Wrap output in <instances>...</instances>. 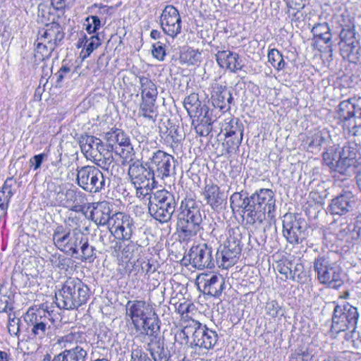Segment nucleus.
Segmentation results:
<instances>
[{"mask_svg":"<svg viewBox=\"0 0 361 361\" xmlns=\"http://www.w3.org/2000/svg\"><path fill=\"white\" fill-rule=\"evenodd\" d=\"M126 316L130 317L136 331L147 336L146 350L154 361H168V350L164 348L160 334L159 319L151 305L143 300H128Z\"/></svg>","mask_w":361,"mask_h":361,"instance_id":"obj_1","label":"nucleus"},{"mask_svg":"<svg viewBox=\"0 0 361 361\" xmlns=\"http://www.w3.org/2000/svg\"><path fill=\"white\" fill-rule=\"evenodd\" d=\"M183 183L184 182L173 183L174 189L178 190V197H183L178 215L177 229L179 238L183 241H189L202 230V214L200 204L185 193Z\"/></svg>","mask_w":361,"mask_h":361,"instance_id":"obj_2","label":"nucleus"},{"mask_svg":"<svg viewBox=\"0 0 361 361\" xmlns=\"http://www.w3.org/2000/svg\"><path fill=\"white\" fill-rule=\"evenodd\" d=\"M90 290L78 278H69L56 293V303L60 309L75 310L85 304L90 297Z\"/></svg>","mask_w":361,"mask_h":361,"instance_id":"obj_3","label":"nucleus"},{"mask_svg":"<svg viewBox=\"0 0 361 361\" xmlns=\"http://www.w3.org/2000/svg\"><path fill=\"white\" fill-rule=\"evenodd\" d=\"M313 269L320 283L332 288H338L343 284L341 268L328 254L319 255L314 258Z\"/></svg>","mask_w":361,"mask_h":361,"instance_id":"obj_4","label":"nucleus"},{"mask_svg":"<svg viewBox=\"0 0 361 361\" xmlns=\"http://www.w3.org/2000/svg\"><path fill=\"white\" fill-rule=\"evenodd\" d=\"M180 335L188 338L191 336V345L201 349L211 350L218 342L216 331L195 319L188 320V324L180 331Z\"/></svg>","mask_w":361,"mask_h":361,"instance_id":"obj_5","label":"nucleus"},{"mask_svg":"<svg viewBox=\"0 0 361 361\" xmlns=\"http://www.w3.org/2000/svg\"><path fill=\"white\" fill-rule=\"evenodd\" d=\"M361 111V97H353L341 102L338 105L339 118L344 121L343 130L349 135L361 134V125H357L353 118Z\"/></svg>","mask_w":361,"mask_h":361,"instance_id":"obj_6","label":"nucleus"},{"mask_svg":"<svg viewBox=\"0 0 361 361\" xmlns=\"http://www.w3.org/2000/svg\"><path fill=\"white\" fill-rule=\"evenodd\" d=\"M359 313L356 307L350 304L336 305L332 317L331 329L335 332L350 330L353 332L357 324Z\"/></svg>","mask_w":361,"mask_h":361,"instance_id":"obj_7","label":"nucleus"},{"mask_svg":"<svg viewBox=\"0 0 361 361\" xmlns=\"http://www.w3.org/2000/svg\"><path fill=\"white\" fill-rule=\"evenodd\" d=\"M243 195L239 192L234 193L231 197V204L238 200L241 201L238 207L243 209V220L247 228L259 229L267 219V214L264 211L258 208L255 204H252L246 198L242 200Z\"/></svg>","mask_w":361,"mask_h":361,"instance_id":"obj_8","label":"nucleus"},{"mask_svg":"<svg viewBox=\"0 0 361 361\" xmlns=\"http://www.w3.org/2000/svg\"><path fill=\"white\" fill-rule=\"evenodd\" d=\"M51 204L53 206H62L75 212H85V198L74 189H68L63 192L61 185L59 190L51 192Z\"/></svg>","mask_w":361,"mask_h":361,"instance_id":"obj_9","label":"nucleus"},{"mask_svg":"<svg viewBox=\"0 0 361 361\" xmlns=\"http://www.w3.org/2000/svg\"><path fill=\"white\" fill-rule=\"evenodd\" d=\"M82 233L78 229L65 230L58 226L53 234L55 245L61 251L74 256L76 252V243H81Z\"/></svg>","mask_w":361,"mask_h":361,"instance_id":"obj_10","label":"nucleus"},{"mask_svg":"<svg viewBox=\"0 0 361 361\" xmlns=\"http://www.w3.org/2000/svg\"><path fill=\"white\" fill-rule=\"evenodd\" d=\"M306 221L293 214H286L283 220V234L292 244L299 243L305 238Z\"/></svg>","mask_w":361,"mask_h":361,"instance_id":"obj_11","label":"nucleus"},{"mask_svg":"<svg viewBox=\"0 0 361 361\" xmlns=\"http://www.w3.org/2000/svg\"><path fill=\"white\" fill-rule=\"evenodd\" d=\"M25 321L32 326L31 334L35 339L42 340L49 335L51 329L50 318L44 311H35L30 309L24 317Z\"/></svg>","mask_w":361,"mask_h":361,"instance_id":"obj_12","label":"nucleus"},{"mask_svg":"<svg viewBox=\"0 0 361 361\" xmlns=\"http://www.w3.org/2000/svg\"><path fill=\"white\" fill-rule=\"evenodd\" d=\"M355 35V28L341 29L338 44L343 59L349 61L358 59L360 46Z\"/></svg>","mask_w":361,"mask_h":361,"instance_id":"obj_13","label":"nucleus"},{"mask_svg":"<svg viewBox=\"0 0 361 361\" xmlns=\"http://www.w3.org/2000/svg\"><path fill=\"white\" fill-rule=\"evenodd\" d=\"M160 23L164 32L172 38L181 32V18L178 9L172 5L166 6L163 10Z\"/></svg>","mask_w":361,"mask_h":361,"instance_id":"obj_14","label":"nucleus"},{"mask_svg":"<svg viewBox=\"0 0 361 361\" xmlns=\"http://www.w3.org/2000/svg\"><path fill=\"white\" fill-rule=\"evenodd\" d=\"M134 225L132 219L123 213L118 212L112 215L109 230L114 238L128 240L133 234Z\"/></svg>","mask_w":361,"mask_h":361,"instance_id":"obj_15","label":"nucleus"},{"mask_svg":"<svg viewBox=\"0 0 361 361\" xmlns=\"http://www.w3.org/2000/svg\"><path fill=\"white\" fill-rule=\"evenodd\" d=\"M151 161L155 176L161 179L169 177L174 169L172 165L173 157L162 150L154 152Z\"/></svg>","mask_w":361,"mask_h":361,"instance_id":"obj_16","label":"nucleus"},{"mask_svg":"<svg viewBox=\"0 0 361 361\" xmlns=\"http://www.w3.org/2000/svg\"><path fill=\"white\" fill-rule=\"evenodd\" d=\"M212 249L206 244L191 247L189 252L190 263L197 269L212 268L214 267Z\"/></svg>","mask_w":361,"mask_h":361,"instance_id":"obj_17","label":"nucleus"},{"mask_svg":"<svg viewBox=\"0 0 361 361\" xmlns=\"http://www.w3.org/2000/svg\"><path fill=\"white\" fill-rule=\"evenodd\" d=\"M252 204H255L261 210L267 214V217L272 219L275 211V199L274 193L271 190L262 189L259 192L251 195L250 197H245Z\"/></svg>","mask_w":361,"mask_h":361,"instance_id":"obj_18","label":"nucleus"},{"mask_svg":"<svg viewBox=\"0 0 361 361\" xmlns=\"http://www.w3.org/2000/svg\"><path fill=\"white\" fill-rule=\"evenodd\" d=\"M111 204L106 201L93 202L86 204L85 212H82L84 214L90 212L91 219L96 224L99 225H105L106 224L110 225Z\"/></svg>","mask_w":361,"mask_h":361,"instance_id":"obj_19","label":"nucleus"},{"mask_svg":"<svg viewBox=\"0 0 361 361\" xmlns=\"http://www.w3.org/2000/svg\"><path fill=\"white\" fill-rule=\"evenodd\" d=\"M198 286H202L204 293L214 297L221 295L224 289V279L219 274H202L197 276Z\"/></svg>","mask_w":361,"mask_h":361,"instance_id":"obj_20","label":"nucleus"},{"mask_svg":"<svg viewBox=\"0 0 361 361\" xmlns=\"http://www.w3.org/2000/svg\"><path fill=\"white\" fill-rule=\"evenodd\" d=\"M37 37L38 39L57 47L64 38L63 29L56 21L46 23L44 27L39 30Z\"/></svg>","mask_w":361,"mask_h":361,"instance_id":"obj_21","label":"nucleus"},{"mask_svg":"<svg viewBox=\"0 0 361 361\" xmlns=\"http://www.w3.org/2000/svg\"><path fill=\"white\" fill-rule=\"evenodd\" d=\"M104 145L99 138L92 135H84L80 140L81 151L87 159L93 162L97 160V158L101 157L100 152Z\"/></svg>","mask_w":361,"mask_h":361,"instance_id":"obj_22","label":"nucleus"},{"mask_svg":"<svg viewBox=\"0 0 361 361\" xmlns=\"http://www.w3.org/2000/svg\"><path fill=\"white\" fill-rule=\"evenodd\" d=\"M211 99L214 107L222 111H227L231 109L233 101L232 94L226 86L214 83L212 85Z\"/></svg>","mask_w":361,"mask_h":361,"instance_id":"obj_23","label":"nucleus"},{"mask_svg":"<svg viewBox=\"0 0 361 361\" xmlns=\"http://www.w3.org/2000/svg\"><path fill=\"white\" fill-rule=\"evenodd\" d=\"M355 206V199L350 192H344L333 199L330 204L332 214L343 215L353 210Z\"/></svg>","mask_w":361,"mask_h":361,"instance_id":"obj_24","label":"nucleus"},{"mask_svg":"<svg viewBox=\"0 0 361 361\" xmlns=\"http://www.w3.org/2000/svg\"><path fill=\"white\" fill-rule=\"evenodd\" d=\"M87 351L80 345H75L69 350H64L51 358L49 354H46L42 361H85Z\"/></svg>","mask_w":361,"mask_h":361,"instance_id":"obj_25","label":"nucleus"},{"mask_svg":"<svg viewBox=\"0 0 361 361\" xmlns=\"http://www.w3.org/2000/svg\"><path fill=\"white\" fill-rule=\"evenodd\" d=\"M215 58L218 65L222 68H226L233 73L242 68L239 55L235 52L230 50L218 51Z\"/></svg>","mask_w":361,"mask_h":361,"instance_id":"obj_26","label":"nucleus"},{"mask_svg":"<svg viewBox=\"0 0 361 361\" xmlns=\"http://www.w3.org/2000/svg\"><path fill=\"white\" fill-rule=\"evenodd\" d=\"M176 204H149V212L152 216H153L156 220L160 222H167L169 221L174 211H175Z\"/></svg>","mask_w":361,"mask_h":361,"instance_id":"obj_27","label":"nucleus"},{"mask_svg":"<svg viewBox=\"0 0 361 361\" xmlns=\"http://www.w3.org/2000/svg\"><path fill=\"white\" fill-rule=\"evenodd\" d=\"M204 195L207 203L214 209L220 207L226 200L224 192L219 190L218 185L213 182H209L204 188Z\"/></svg>","mask_w":361,"mask_h":361,"instance_id":"obj_28","label":"nucleus"},{"mask_svg":"<svg viewBox=\"0 0 361 361\" xmlns=\"http://www.w3.org/2000/svg\"><path fill=\"white\" fill-rule=\"evenodd\" d=\"M128 175L132 180H154L155 173L152 169L147 164L143 165L139 162H135L128 169Z\"/></svg>","mask_w":361,"mask_h":361,"instance_id":"obj_29","label":"nucleus"},{"mask_svg":"<svg viewBox=\"0 0 361 361\" xmlns=\"http://www.w3.org/2000/svg\"><path fill=\"white\" fill-rule=\"evenodd\" d=\"M315 43L318 42V40H322L325 44L327 45V48L329 51H332V34L331 29L326 23H317L311 30Z\"/></svg>","mask_w":361,"mask_h":361,"instance_id":"obj_30","label":"nucleus"},{"mask_svg":"<svg viewBox=\"0 0 361 361\" xmlns=\"http://www.w3.org/2000/svg\"><path fill=\"white\" fill-rule=\"evenodd\" d=\"M104 140L106 142V145L114 150L117 145H118V147L121 146L125 143H128L130 140L127 135L122 130L118 128L111 129L106 133Z\"/></svg>","mask_w":361,"mask_h":361,"instance_id":"obj_31","label":"nucleus"},{"mask_svg":"<svg viewBox=\"0 0 361 361\" xmlns=\"http://www.w3.org/2000/svg\"><path fill=\"white\" fill-rule=\"evenodd\" d=\"M81 238V243H76V252H74V255L82 261H91L94 259L95 249L89 245L88 240L83 233Z\"/></svg>","mask_w":361,"mask_h":361,"instance_id":"obj_32","label":"nucleus"},{"mask_svg":"<svg viewBox=\"0 0 361 361\" xmlns=\"http://www.w3.org/2000/svg\"><path fill=\"white\" fill-rule=\"evenodd\" d=\"M241 252L233 250L229 248L220 247V250L216 253L218 260L221 259V266L227 269L233 265L240 257Z\"/></svg>","mask_w":361,"mask_h":361,"instance_id":"obj_33","label":"nucleus"},{"mask_svg":"<svg viewBox=\"0 0 361 361\" xmlns=\"http://www.w3.org/2000/svg\"><path fill=\"white\" fill-rule=\"evenodd\" d=\"M323 160L324 164L330 169L339 173H343L345 167L336 150L331 148L324 152Z\"/></svg>","mask_w":361,"mask_h":361,"instance_id":"obj_34","label":"nucleus"},{"mask_svg":"<svg viewBox=\"0 0 361 361\" xmlns=\"http://www.w3.org/2000/svg\"><path fill=\"white\" fill-rule=\"evenodd\" d=\"M139 81L141 86L142 99H157L158 91L155 83L148 77L143 75L139 77Z\"/></svg>","mask_w":361,"mask_h":361,"instance_id":"obj_35","label":"nucleus"},{"mask_svg":"<svg viewBox=\"0 0 361 361\" xmlns=\"http://www.w3.org/2000/svg\"><path fill=\"white\" fill-rule=\"evenodd\" d=\"M222 131H225V137L231 135H243L244 127L237 118H229L224 121Z\"/></svg>","mask_w":361,"mask_h":361,"instance_id":"obj_36","label":"nucleus"},{"mask_svg":"<svg viewBox=\"0 0 361 361\" xmlns=\"http://www.w3.org/2000/svg\"><path fill=\"white\" fill-rule=\"evenodd\" d=\"M104 180L103 173L95 166H87L81 168L77 173L76 180Z\"/></svg>","mask_w":361,"mask_h":361,"instance_id":"obj_37","label":"nucleus"},{"mask_svg":"<svg viewBox=\"0 0 361 361\" xmlns=\"http://www.w3.org/2000/svg\"><path fill=\"white\" fill-rule=\"evenodd\" d=\"M357 153V145L354 142H346L341 150L338 152L344 167L349 165V160L356 157Z\"/></svg>","mask_w":361,"mask_h":361,"instance_id":"obj_38","label":"nucleus"},{"mask_svg":"<svg viewBox=\"0 0 361 361\" xmlns=\"http://www.w3.org/2000/svg\"><path fill=\"white\" fill-rule=\"evenodd\" d=\"M56 49V47L42 40H36L35 58L39 61H44L51 56V53Z\"/></svg>","mask_w":361,"mask_h":361,"instance_id":"obj_39","label":"nucleus"},{"mask_svg":"<svg viewBox=\"0 0 361 361\" xmlns=\"http://www.w3.org/2000/svg\"><path fill=\"white\" fill-rule=\"evenodd\" d=\"M156 99H142L140 107V114L149 120H155L157 116V107L155 106Z\"/></svg>","mask_w":361,"mask_h":361,"instance_id":"obj_40","label":"nucleus"},{"mask_svg":"<svg viewBox=\"0 0 361 361\" xmlns=\"http://www.w3.org/2000/svg\"><path fill=\"white\" fill-rule=\"evenodd\" d=\"M209 112L208 106L200 104L195 114H189L193 118L192 125H195L196 123H202L203 125H212V118Z\"/></svg>","mask_w":361,"mask_h":361,"instance_id":"obj_41","label":"nucleus"},{"mask_svg":"<svg viewBox=\"0 0 361 361\" xmlns=\"http://www.w3.org/2000/svg\"><path fill=\"white\" fill-rule=\"evenodd\" d=\"M209 112L208 106L200 104L195 114H189L193 118L192 125H195L196 123H202L203 125H212V118Z\"/></svg>","mask_w":361,"mask_h":361,"instance_id":"obj_42","label":"nucleus"},{"mask_svg":"<svg viewBox=\"0 0 361 361\" xmlns=\"http://www.w3.org/2000/svg\"><path fill=\"white\" fill-rule=\"evenodd\" d=\"M209 112L208 106L200 104L195 114H189L193 118L192 125H195L196 123H202L203 125H212V118Z\"/></svg>","mask_w":361,"mask_h":361,"instance_id":"obj_43","label":"nucleus"},{"mask_svg":"<svg viewBox=\"0 0 361 361\" xmlns=\"http://www.w3.org/2000/svg\"><path fill=\"white\" fill-rule=\"evenodd\" d=\"M113 151H114V149H111L108 145H104L100 152L101 157L97 158L94 163L104 170L108 171L109 166L114 160L112 153Z\"/></svg>","mask_w":361,"mask_h":361,"instance_id":"obj_44","label":"nucleus"},{"mask_svg":"<svg viewBox=\"0 0 361 361\" xmlns=\"http://www.w3.org/2000/svg\"><path fill=\"white\" fill-rule=\"evenodd\" d=\"M175 204L173 196L166 190H157L153 197H150L149 204Z\"/></svg>","mask_w":361,"mask_h":361,"instance_id":"obj_45","label":"nucleus"},{"mask_svg":"<svg viewBox=\"0 0 361 361\" xmlns=\"http://www.w3.org/2000/svg\"><path fill=\"white\" fill-rule=\"evenodd\" d=\"M100 45L101 39L97 35L91 36L84 44V47L80 53V57L82 60L85 59Z\"/></svg>","mask_w":361,"mask_h":361,"instance_id":"obj_46","label":"nucleus"},{"mask_svg":"<svg viewBox=\"0 0 361 361\" xmlns=\"http://www.w3.org/2000/svg\"><path fill=\"white\" fill-rule=\"evenodd\" d=\"M181 63L188 65H196L201 61V53L198 50L188 48L180 56Z\"/></svg>","mask_w":361,"mask_h":361,"instance_id":"obj_47","label":"nucleus"},{"mask_svg":"<svg viewBox=\"0 0 361 361\" xmlns=\"http://www.w3.org/2000/svg\"><path fill=\"white\" fill-rule=\"evenodd\" d=\"M268 61L278 71L283 70L286 65L281 53L276 49H272L268 52Z\"/></svg>","mask_w":361,"mask_h":361,"instance_id":"obj_48","label":"nucleus"},{"mask_svg":"<svg viewBox=\"0 0 361 361\" xmlns=\"http://www.w3.org/2000/svg\"><path fill=\"white\" fill-rule=\"evenodd\" d=\"M136 189V194L139 197H144L150 195L156 186V182H131Z\"/></svg>","mask_w":361,"mask_h":361,"instance_id":"obj_49","label":"nucleus"},{"mask_svg":"<svg viewBox=\"0 0 361 361\" xmlns=\"http://www.w3.org/2000/svg\"><path fill=\"white\" fill-rule=\"evenodd\" d=\"M114 151L125 161H130L134 159L135 152L130 141L121 146L116 147Z\"/></svg>","mask_w":361,"mask_h":361,"instance_id":"obj_50","label":"nucleus"},{"mask_svg":"<svg viewBox=\"0 0 361 361\" xmlns=\"http://www.w3.org/2000/svg\"><path fill=\"white\" fill-rule=\"evenodd\" d=\"M201 102L199 100L198 94L195 93L190 94L185 97L183 102L184 107L188 114H195Z\"/></svg>","mask_w":361,"mask_h":361,"instance_id":"obj_51","label":"nucleus"},{"mask_svg":"<svg viewBox=\"0 0 361 361\" xmlns=\"http://www.w3.org/2000/svg\"><path fill=\"white\" fill-rule=\"evenodd\" d=\"M243 136V135H231L225 137L226 140L224 143L225 154H231L233 151L238 149L242 142Z\"/></svg>","mask_w":361,"mask_h":361,"instance_id":"obj_52","label":"nucleus"},{"mask_svg":"<svg viewBox=\"0 0 361 361\" xmlns=\"http://www.w3.org/2000/svg\"><path fill=\"white\" fill-rule=\"evenodd\" d=\"M80 336L78 332H71L64 336L61 337L58 340V343L62 345L65 350L73 348L72 345H77L78 341Z\"/></svg>","mask_w":361,"mask_h":361,"instance_id":"obj_53","label":"nucleus"},{"mask_svg":"<svg viewBox=\"0 0 361 361\" xmlns=\"http://www.w3.org/2000/svg\"><path fill=\"white\" fill-rule=\"evenodd\" d=\"M51 8L46 5H39L38 7L37 16L45 25L48 23V21H56L55 15L51 13Z\"/></svg>","mask_w":361,"mask_h":361,"instance_id":"obj_54","label":"nucleus"},{"mask_svg":"<svg viewBox=\"0 0 361 361\" xmlns=\"http://www.w3.org/2000/svg\"><path fill=\"white\" fill-rule=\"evenodd\" d=\"M176 311L182 318H189V313L195 310V305L190 302H183L175 305Z\"/></svg>","mask_w":361,"mask_h":361,"instance_id":"obj_55","label":"nucleus"},{"mask_svg":"<svg viewBox=\"0 0 361 361\" xmlns=\"http://www.w3.org/2000/svg\"><path fill=\"white\" fill-rule=\"evenodd\" d=\"M182 140L181 135H179L176 128L170 129L164 138V142L171 147H177Z\"/></svg>","mask_w":361,"mask_h":361,"instance_id":"obj_56","label":"nucleus"},{"mask_svg":"<svg viewBox=\"0 0 361 361\" xmlns=\"http://www.w3.org/2000/svg\"><path fill=\"white\" fill-rule=\"evenodd\" d=\"M20 320L19 318L16 317L13 314L10 313L8 314V331L12 336H17L20 331Z\"/></svg>","mask_w":361,"mask_h":361,"instance_id":"obj_57","label":"nucleus"},{"mask_svg":"<svg viewBox=\"0 0 361 361\" xmlns=\"http://www.w3.org/2000/svg\"><path fill=\"white\" fill-rule=\"evenodd\" d=\"M78 185L85 190L95 193L101 190L105 182H77Z\"/></svg>","mask_w":361,"mask_h":361,"instance_id":"obj_58","label":"nucleus"},{"mask_svg":"<svg viewBox=\"0 0 361 361\" xmlns=\"http://www.w3.org/2000/svg\"><path fill=\"white\" fill-rule=\"evenodd\" d=\"M152 56L159 61H163L166 56V46L161 42H157L152 45Z\"/></svg>","mask_w":361,"mask_h":361,"instance_id":"obj_59","label":"nucleus"},{"mask_svg":"<svg viewBox=\"0 0 361 361\" xmlns=\"http://www.w3.org/2000/svg\"><path fill=\"white\" fill-rule=\"evenodd\" d=\"M326 133L323 131L315 132L310 138L309 147L313 148L321 146L326 140Z\"/></svg>","mask_w":361,"mask_h":361,"instance_id":"obj_60","label":"nucleus"},{"mask_svg":"<svg viewBox=\"0 0 361 361\" xmlns=\"http://www.w3.org/2000/svg\"><path fill=\"white\" fill-rule=\"evenodd\" d=\"M75 0H51L53 9L63 13L65 8L72 6Z\"/></svg>","mask_w":361,"mask_h":361,"instance_id":"obj_61","label":"nucleus"},{"mask_svg":"<svg viewBox=\"0 0 361 361\" xmlns=\"http://www.w3.org/2000/svg\"><path fill=\"white\" fill-rule=\"evenodd\" d=\"M266 313L270 317H276L281 311V307L276 300H271L267 302L265 307Z\"/></svg>","mask_w":361,"mask_h":361,"instance_id":"obj_62","label":"nucleus"},{"mask_svg":"<svg viewBox=\"0 0 361 361\" xmlns=\"http://www.w3.org/2000/svg\"><path fill=\"white\" fill-rule=\"evenodd\" d=\"M240 233L238 228H231L228 231L226 240L224 243L240 244Z\"/></svg>","mask_w":361,"mask_h":361,"instance_id":"obj_63","label":"nucleus"},{"mask_svg":"<svg viewBox=\"0 0 361 361\" xmlns=\"http://www.w3.org/2000/svg\"><path fill=\"white\" fill-rule=\"evenodd\" d=\"M130 361H151V360L139 346H137L131 351Z\"/></svg>","mask_w":361,"mask_h":361,"instance_id":"obj_64","label":"nucleus"}]
</instances>
